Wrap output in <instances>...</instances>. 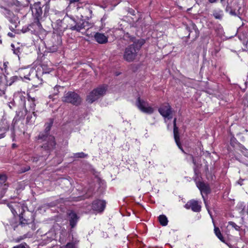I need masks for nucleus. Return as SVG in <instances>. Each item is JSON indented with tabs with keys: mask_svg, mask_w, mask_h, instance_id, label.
Returning a JSON list of instances; mask_svg holds the SVG:
<instances>
[{
	"mask_svg": "<svg viewBox=\"0 0 248 248\" xmlns=\"http://www.w3.org/2000/svg\"><path fill=\"white\" fill-rule=\"evenodd\" d=\"M7 177L4 174H0V184H2L6 182Z\"/></svg>",
	"mask_w": 248,
	"mask_h": 248,
	"instance_id": "nucleus-29",
	"label": "nucleus"
},
{
	"mask_svg": "<svg viewBox=\"0 0 248 248\" xmlns=\"http://www.w3.org/2000/svg\"><path fill=\"white\" fill-rule=\"evenodd\" d=\"M4 66L5 67V68H6V67L7 66V65L6 64V63H4Z\"/></svg>",
	"mask_w": 248,
	"mask_h": 248,
	"instance_id": "nucleus-43",
	"label": "nucleus"
},
{
	"mask_svg": "<svg viewBox=\"0 0 248 248\" xmlns=\"http://www.w3.org/2000/svg\"><path fill=\"white\" fill-rule=\"evenodd\" d=\"M186 209H191L193 211L199 212L201 210V206L199 204L198 201L195 200H191L187 202L185 205Z\"/></svg>",
	"mask_w": 248,
	"mask_h": 248,
	"instance_id": "nucleus-13",
	"label": "nucleus"
},
{
	"mask_svg": "<svg viewBox=\"0 0 248 248\" xmlns=\"http://www.w3.org/2000/svg\"><path fill=\"white\" fill-rule=\"evenodd\" d=\"M20 99L23 102V106L25 108V110L26 112L27 113L28 111V110L25 107V97L22 95L20 96ZM28 101L30 103V109L29 110V111H32V114H33L34 116L36 118V115L35 112L34 111L35 110V99L34 98H31L30 95H28Z\"/></svg>",
	"mask_w": 248,
	"mask_h": 248,
	"instance_id": "nucleus-11",
	"label": "nucleus"
},
{
	"mask_svg": "<svg viewBox=\"0 0 248 248\" xmlns=\"http://www.w3.org/2000/svg\"><path fill=\"white\" fill-rule=\"evenodd\" d=\"M214 232L216 234V236L218 237V238L221 240L222 242H224V239L218 227H215L214 228Z\"/></svg>",
	"mask_w": 248,
	"mask_h": 248,
	"instance_id": "nucleus-20",
	"label": "nucleus"
},
{
	"mask_svg": "<svg viewBox=\"0 0 248 248\" xmlns=\"http://www.w3.org/2000/svg\"><path fill=\"white\" fill-rule=\"evenodd\" d=\"M143 40H138L133 42V44L127 46L124 50L123 58L128 62H131L136 59L137 54L141 46L144 44Z\"/></svg>",
	"mask_w": 248,
	"mask_h": 248,
	"instance_id": "nucleus-2",
	"label": "nucleus"
},
{
	"mask_svg": "<svg viewBox=\"0 0 248 248\" xmlns=\"http://www.w3.org/2000/svg\"><path fill=\"white\" fill-rule=\"evenodd\" d=\"M8 35L9 36H10V37H13V36H14L13 34L12 33H11V32H9V33H8Z\"/></svg>",
	"mask_w": 248,
	"mask_h": 248,
	"instance_id": "nucleus-39",
	"label": "nucleus"
},
{
	"mask_svg": "<svg viewBox=\"0 0 248 248\" xmlns=\"http://www.w3.org/2000/svg\"><path fill=\"white\" fill-rule=\"evenodd\" d=\"M197 186L200 190L201 193H204L207 194L210 192L209 186L203 182H198L197 183Z\"/></svg>",
	"mask_w": 248,
	"mask_h": 248,
	"instance_id": "nucleus-17",
	"label": "nucleus"
},
{
	"mask_svg": "<svg viewBox=\"0 0 248 248\" xmlns=\"http://www.w3.org/2000/svg\"><path fill=\"white\" fill-rule=\"evenodd\" d=\"M173 134H174V138L175 139V141L178 146L179 148L181 149V150L185 153L184 150L181 147V144L179 141V131H178V127L176 126V118H174L173 120Z\"/></svg>",
	"mask_w": 248,
	"mask_h": 248,
	"instance_id": "nucleus-14",
	"label": "nucleus"
},
{
	"mask_svg": "<svg viewBox=\"0 0 248 248\" xmlns=\"http://www.w3.org/2000/svg\"><path fill=\"white\" fill-rule=\"evenodd\" d=\"M159 221L161 225L165 226L168 224V220L166 216L162 215L158 217Z\"/></svg>",
	"mask_w": 248,
	"mask_h": 248,
	"instance_id": "nucleus-19",
	"label": "nucleus"
},
{
	"mask_svg": "<svg viewBox=\"0 0 248 248\" xmlns=\"http://www.w3.org/2000/svg\"><path fill=\"white\" fill-rule=\"evenodd\" d=\"M24 78H26L28 79H29V80H30V78H27V77H24Z\"/></svg>",
	"mask_w": 248,
	"mask_h": 248,
	"instance_id": "nucleus-45",
	"label": "nucleus"
},
{
	"mask_svg": "<svg viewBox=\"0 0 248 248\" xmlns=\"http://www.w3.org/2000/svg\"><path fill=\"white\" fill-rule=\"evenodd\" d=\"M27 121L28 122H30V119L29 118V117L28 116L27 117Z\"/></svg>",
	"mask_w": 248,
	"mask_h": 248,
	"instance_id": "nucleus-42",
	"label": "nucleus"
},
{
	"mask_svg": "<svg viewBox=\"0 0 248 248\" xmlns=\"http://www.w3.org/2000/svg\"><path fill=\"white\" fill-rule=\"evenodd\" d=\"M53 123V120L49 119V122L45 124V132L40 133L38 136V143L42 144L39 148L42 152V156H48L50 152L55 148L56 145L54 137L48 133Z\"/></svg>",
	"mask_w": 248,
	"mask_h": 248,
	"instance_id": "nucleus-1",
	"label": "nucleus"
},
{
	"mask_svg": "<svg viewBox=\"0 0 248 248\" xmlns=\"http://www.w3.org/2000/svg\"><path fill=\"white\" fill-rule=\"evenodd\" d=\"M74 19L69 16H65L62 20H57L56 22V28L61 31H64L67 29H70V26Z\"/></svg>",
	"mask_w": 248,
	"mask_h": 248,
	"instance_id": "nucleus-6",
	"label": "nucleus"
},
{
	"mask_svg": "<svg viewBox=\"0 0 248 248\" xmlns=\"http://www.w3.org/2000/svg\"><path fill=\"white\" fill-rule=\"evenodd\" d=\"M20 217V224L24 226L27 224H30V222L28 221V220L26 219L23 217V215H21L19 216Z\"/></svg>",
	"mask_w": 248,
	"mask_h": 248,
	"instance_id": "nucleus-22",
	"label": "nucleus"
},
{
	"mask_svg": "<svg viewBox=\"0 0 248 248\" xmlns=\"http://www.w3.org/2000/svg\"><path fill=\"white\" fill-rule=\"evenodd\" d=\"M213 16L214 17L217 19H221L223 16V13L222 11H214L213 13Z\"/></svg>",
	"mask_w": 248,
	"mask_h": 248,
	"instance_id": "nucleus-21",
	"label": "nucleus"
},
{
	"mask_svg": "<svg viewBox=\"0 0 248 248\" xmlns=\"http://www.w3.org/2000/svg\"><path fill=\"white\" fill-rule=\"evenodd\" d=\"M211 3H215L216 2L217 0H208Z\"/></svg>",
	"mask_w": 248,
	"mask_h": 248,
	"instance_id": "nucleus-38",
	"label": "nucleus"
},
{
	"mask_svg": "<svg viewBox=\"0 0 248 248\" xmlns=\"http://www.w3.org/2000/svg\"><path fill=\"white\" fill-rule=\"evenodd\" d=\"M191 159H192V162H193V163L194 164H195V163H195V159L194 158V157H193L192 155H191Z\"/></svg>",
	"mask_w": 248,
	"mask_h": 248,
	"instance_id": "nucleus-37",
	"label": "nucleus"
},
{
	"mask_svg": "<svg viewBox=\"0 0 248 248\" xmlns=\"http://www.w3.org/2000/svg\"><path fill=\"white\" fill-rule=\"evenodd\" d=\"M71 2H76V1H78V0H69Z\"/></svg>",
	"mask_w": 248,
	"mask_h": 248,
	"instance_id": "nucleus-41",
	"label": "nucleus"
},
{
	"mask_svg": "<svg viewBox=\"0 0 248 248\" xmlns=\"http://www.w3.org/2000/svg\"><path fill=\"white\" fill-rule=\"evenodd\" d=\"M14 216L23 215L24 212V207L23 204L17 202H11L8 204Z\"/></svg>",
	"mask_w": 248,
	"mask_h": 248,
	"instance_id": "nucleus-7",
	"label": "nucleus"
},
{
	"mask_svg": "<svg viewBox=\"0 0 248 248\" xmlns=\"http://www.w3.org/2000/svg\"><path fill=\"white\" fill-rule=\"evenodd\" d=\"M136 106L141 111L145 113L152 114L154 112V108L149 106L147 101L141 99L140 97L137 98Z\"/></svg>",
	"mask_w": 248,
	"mask_h": 248,
	"instance_id": "nucleus-5",
	"label": "nucleus"
},
{
	"mask_svg": "<svg viewBox=\"0 0 248 248\" xmlns=\"http://www.w3.org/2000/svg\"><path fill=\"white\" fill-rule=\"evenodd\" d=\"M229 224L237 231H238L240 229V227L232 221L229 222Z\"/></svg>",
	"mask_w": 248,
	"mask_h": 248,
	"instance_id": "nucleus-28",
	"label": "nucleus"
},
{
	"mask_svg": "<svg viewBox=\"0 0 248 248\" xmlns=\"http://www.w3.org/2000/svg\"><path fill=\"white\" fill-rule=\"evenodd\" d=\"M94 37L95 40L99 44H103L108 42V38L103 33L96 32L94 34Z\"/></svg>",
	"mask_w": 248,
	"mask_h": 248,
	"instance_id": "nucleus-16",
	"label": "nucleus"
},
{
	"mask_svg": "<svg viewBox=\"0 0 248 248\" xmlns=\"http://www.w3.org/2000/svg\"><path fill=\"white\" fill-rule=\"evenodd\" d=\"M14 27H15V28H16V24H15V25H14Z\"/></svg>",
	"mask_w": 248,
	"mask_h": 248,
	"instance_id": "nucleus-46",
	"label": "nucleus"
},
{
	"mask_svg": "<svg viewBox=\"0 0 248 248\" xmlns=\"http://www.w3.org/2000/svg\"><path fill=\"white\" fill-rule=\"evenodd\" d=\"M54 94H57L58 93V87L57 86H55L54 88Z\"/></svg>",
	"mask_w": 248,
	"mask_h": 248,
	"instance_id": "nucleus-34",
	"label": "nucleus"
},
{
	"mask_svg": "<svg viewBox=\"0 0 248 248\" xmlns=\"http://www.w3.org/2000/svg\"><path fill=\"white\" fill-rule=\"evenodd\" d=\"M68 216L69 217V223L72 228H74L78 221V217L77 215L73 211H70L68 213Z\"/></svg>",
	"mask_w": 248,
	"mask_h": 248,
	"instance_id": "nucleus-15",
	"label": "nucleus"
},
{
	"mask_svg": "<svg viewBox=\"0 0 248 248\" xmlns=\"http://www.w3.org/2000/svg\"><path fill=\"white\" fill-rule=\"evenodd\" d=\"M12 248H30V247L25 243H24L16 246H15Z\"/></svg>",
	"mask_w": 248,
	"mask_h": 248,
	"instance_id": "nucleus-27",
	"label": "nucleus"
},
{
	"mask_svg": "<svg viewBox=\"0 0 248 248\" xmlns=\"http://www.w3.org/2000/svg\"><path fill=\"white\" fill-rule=\"evenodd\" d=\"M40 156L36 155L35 156H32L31 158V160L33 162L36 163L39 160Z\"/></svg>",
	"mask_w": 248,
	"mask_h": 248,
	"instance_id": "nucleus-32",
	"label": "nucleus"
},
{
	"mask_svg": "<svg viewBox=\"0 0 248 248\" xmlns=\"http://www.w3.org/2000/svg\"><path fill=\"white\" fill-rule=\"evenodd\" d=\"M56 50H57V48H54V49H53V51H56Z\"/></svg>",
	"mask_w": 248,
	"mask_h": 248,
	"instance_id": "nucleus-44",
	"label": "nucleus"
},
{
	"mask_svg": "<svg viewBox=\"0 0 248 248\" xmlns=\"http://www.w3.org/2000/svg\"><path fill=\"white\" fill-rule=\"evenodd\" d=\"M75 247V244L73 242L68 243L64 248H74Z\"/></svg>",
	"mask_w": 248,
	"mask_h": 248,
	"instance_id": "nucleus-31",
	"label": "nucleus"
},
{
	"mask_svg": "<svg viewBox=\"0 0 248 248\" xmlns=\"http://www.w3.org/2000/svg\"><path fill=\"white\" fill-rule=\"evenodd\" d=\"M12 148H16V147H17V145H16V144H15V143H13V144H12Z\"/></svg>",
	"mask_w": 248,
	"mask_h": 248,
	"instance_id": "nucleus-40",
	"label": "nucleus"
},
{
	"mask_svg": "<svg viewBox=\"0 0 248 248\" xmlns=\"http://www.w3.org/2000/svg\"><path fill=\"white\" fill-rule=\"evenodd\" d=\"M4 136H5L4 133H0V139L3 138V137H4Z\"/></svg>",
	"mask_w": 248,
	"mask_h": 248,
	"instance_id": "nucleus-36",
	"label": "nucleus"
},
{
	"mask_svg": "<svg viewBox=\"0 0 248 248\" xmlns=\"http://www.w3.org/2000/svg\"><path fill=\"white\" fill-rule=\"evenodd\" d=\"M11 46L13 47V50L14 54L16 55H17L19 56V55L20 54V47H17L16 48H15L14 45L13 44L11 45Z\"/></svg>",
	"mask_w": 248,
	"mask_h": 248,
	"instance_id": "nucleus-25",
	"label": "nucleus"
},
{
	"mask_svg": "<svg viewBox=\"0 0 248 248\" xmlns=\"http://www.w3.org/2000/svg\"><path fill=\"white\" fill-rule=\"evenodd\" d=\"M42 9L44 10V16H46L49 9V5L47 4H44L43 5H42Z\"/></svg>",
	"mask_w": 248,
	"mask_h": 248,
	"instance_id": "nucleus-24",
	"label": "nucleus"
},
{
	"mask_svg": "<svg viewBox=\"0 0 248 248\" xmlns=\"http://www.w3.org/2000/svg\"><path fill=\"white\" fill-rule=\"evenodd\" d=\"M32 12L35 18L39 22L42 19L43 10L41 2L35 3L32 7Z\"/></svg>",
	"mask_w": 248,
	"mask_h": 248,
	"instance_id": "nucleus-9",
	"label": "nucleus"
},
{
	"mask_svg": "<svg viewBox=\"0 0 248 248\" xmlns=\"http://www.w3.org/2000/svg\"><path fill=\"white\" fill-rule=\"evenodd\" d=\"M224 0H220L221 2H222L223 1H224Z\"/></svg>",
	"mask_w": 248,
	"mask_h": 248,
	"instance_id": "nucleus-48",
	"label": "nucleus"
},
{
	"mask_svg": "<svg viewBox=\"0 0 248 248\" xmlns=\"http://www.w3.org/2000/svg\"><path fill=\"white\" fill-rule=\"evenodd\" d=\"M229 14L234 16H236L237 15L235 11L232 9H231L230 11H229Z\"/></svg>",
	"mask_w": 248,
	"mask_h": 248,
	"instance_id": "nucleus-33",
	"label": "nucleus"
},
{
	"mask_svg": "<svg viewBox=\"0 0 248 248\" xmlns=\"http://www.w3.org/2000/svg\"><path fill=\"white\" fill-rule=\"evenodd\" d=\"M106 91V88L105 86H101L93 90L89 95H88L87 101L90 103H93L103 96L105 93Z\"/></svg>",
	"mask_w": 248,
	"mask_h": 248,
	"instance_id": "nucleus-3",
	"label": "nucleus"
},
{
	"mask_svg": "<svg viewBox=\"0 0 248 248\" xmlns=\"http://www.w3.org/2000/svg\"><path fill=\"white\" fill-rule=\"evenodd\" d=\"M5 93V86L4 84H0V96L2 95Z\"/></svg>",
	"mask_w": 248,
	"mask_h": 248,
	"instance_id": "nucleus-30",
	"label": "nucleus"
},
{
	"mask_svg": "<svg viewBox=\"0 0 248 248\" xmlns=\"http://www.w3.org/2000/svg\"><path fill=\"white\" fill-rule=\"evenodd\" d=\"M88 155L83 152L77 153L74 154V156L76 158H85Z\"/></svg>",
	"mask_w": 248,
	"mask_h": 248,
	"instance_id": "nucleus-23",
	"label": "nucleus"
},
{
	"mask_svg": "<svg viewBox=\"0 0 248 248\" xmlns=\"http://www.w3.org/2000/svg\"><path fill=\"white\" fill-rule=\"evenodd\" d=\"M74 22H72L70 26V29L72 31H76L78 32L81 31L83 29H85L86 27L89 28V23L84 20H80L77 22L74 19Z\"/></svg>",
	"mask_w": 248,
	"mask_h": 248,
	"instance_id": "nucleus-8",
	"label": "nucleus"
},
{
	"mask_svg": "<svg viewBox=\"0 0 248 248\" xmlns=\"http://www.w3.org/2000/svg\"><path fill=\"white\" fill-rule=\"evenodd\" d=\"M63 102L70 103L74 105H78L81 102V98L76 93L69 92L65 93L62 98Z\"/></svg>",
	"mask_w": 248,
	"mask_h": 248,
	"instance_id": "nucleus-4",
	"label": "nucleus"
},
{
	"mask_svg": "<svg viewBox=\"0 0 248 248\" xmlns=\"http://www.w3.org/2000/svg\"><path fill=\"white\" fill-rule=\"evenodd\" d=\"M2 41L0 39V44L1 43Z\"/></svg>",
	"mask_w": 248,
	"mask_h": 248,
	"instance_id": "nucleus-47",
	"label": "nucleus"
},
{
	"mask_svg": "<svg viewBox=\"0 0 248 248\" xmlns=\"http://www.w3.org/2000/svg\"><path fill=\"white\" fill-rule=\"evenodd\" d=\"M231 9H232L231 7L227 6L226 8V10L227 12H228L229 13V11H230Z\"/></svg>",
	"mask_w": 248,
	"mask_h": 248,
	"instance_id": "nucleus-35",
	"label": "nucleus"
},
{
	"mask_svg": "<svg viewBox=\"0 0 248 248\" xmlns=\"http://www.w3.org/2000/svg\"><path fill=\"white\" fill-rule=\"evenodd\" d=\"M158 111L160 114L164 118H167L169 119L172 118L171 108L169 104L162 105L159 109Z\"/></svg>",
	"mask_w": 248,
	"mask_h": 248,
	"instance_id": "nucleus-10",
	"label": "nucleus"
},
{
	"mask_svg": "<svg viewBox=\"0 0 248 248\" xmlns=\"http://www.w3.org/2000/svg\"><path fill=\"white\" fill-rule=\"evenodd\" d=\"M106 206V202L103 200H95L92 203V208L93 210L101 212Z\"/></svg>",
	"mask_w": 248,
	"mask_h": 248,
	"instance_id": "nucleus-12",
	"label": "nucleus"
},
{
	"mask_svg": "<svg viewBox=\"0 0 248 248\" xmlns=\"http://www.w3.org/2000/svg\"><path fill=\"white\" fill-rule=\"evenodd\" d=\"M241 152L245 156L248 157V150L245 147H241Z\"/></svg>",
	"mask_w": 248,
	"mask_h": 248,
	"instance_id": "nucleus-26",
	"label": "nucleus"
},
{
	"mask_svg": "<svg viewBox=\"0 0 248 248\" xmlns=\"http://www.w3.org/2000/svg\"><path fill=\"white\" fill-rule=\"evenodd\" d=\"M186 29L187 31L189 32V35H190V33H192L193 31H194L195 33V37L198 36L199 35V31L196 26V25L193 23V22H191L189 24V26H186Z\"/></svg>",
	"mask_w": 248,
	"mask_h": 248,
	"instance_id": "nucleus-18",
	"label": "nucleus"
}]
</instances>
